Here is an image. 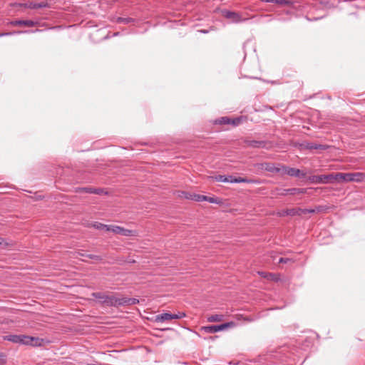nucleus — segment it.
<instances>
[{
	"label": "nucleus",
	"mask_w": 365,
	"mask_h": 365,
	"mask_svg": "<svg viewBox=\"0 0 365 365\" xmlns=\"http://www.w3.org/2000/svg\"><path fill=\"white\" fill-rule=\"evenodd\" d=\"M298 210H299V207L283 210L278 212L277 215L279 217H284V216H287V215H289V216L299 215V212Z\"/></svg>",
	"instance_id": "11"
},
{
	"label": "nucleus",
	"mask_w": 365,
	"mask_h": 365,
	"mask_svg": "<svg viewBox=\"0 0 365 365\" xmlns=\"http://www.w3.org/2000/svg\"><path fill=\"white\" fill-rule=\"evenodd\" d=\"M205 201H207L210 203H215V204H218L220 202V200L217 198L212 197H208V196H206V199H205Z\"/></svg>",
	"instance_id": "25"
},
{
	"label": "nucleus",
	"mask_w": 365,
	"mask_h": 365,
	"mask_svg": "<svg viewBox=\"0 0 365 365\" xmlns=\"http://www.w3.org/2000/svg\"><path fill=\"white\" fill-rule=\"evenodd\" d=\"M292 261V259L287 257H280L278 260V263H288Z\"/></svg>",
	"instance_id": "33"
},
{
	"label": "nucleus",
	"mask_w": 365,
	"mask_h": 365,
	"mask_svg": "<svg viewBox=\"0 0 365 365\" xmlns=\"http://www.w3.org/2000/svg\"><path fill=\"white\" fill-rule=\"evenodd\" d=\"M81 190L87 193H94L96 192V188L93 187H83Z\"/></svg>",
	"instance_id": "32"
},
{
	"label": "nucleus",
	"mask_w": 365,
	"mask_h": 365,
	"mask_svg": "<svg viewBox=\"0 0 365 365\" xmlns=\"http://www.w3.org/2000/svg\"><path fill=\"white\" fill-rule=\"evenodd\" d=\"M4 355L0 353V365L3 364L5 362Z\"/></svg>",
	"instance_id": "36"
},
{
	"label": "nucleus",
	"mask_w": 365,
	"mask_h": 365,
	"mask_svg": "<svg viewBox=\"0 0 365 365\" xmlns=\"http://www.w3.org/2000/svg\"><path fill=\"white\" fill-rule=\"evenodd\" d=\"M223 318L224 316L222 314H213L210 316L207 320L210 322H221L223 320Z\"/></svg>",
	"instance_id": "20"
},
{
	"label": "nucleus",
	"mask_w": 365,
	"mask_h": 365,
	"mask_svg": "<svg viewBox=\"0 0 365 365\" xmlns=\"http://www.w3.org/2000/svg\"><path fill=\"white\" fill-rule=\"evenodd\" d=\"M78 255L82 257H86L87 255H85L84 253L78 252Z\"/></svg>",
	"instance_id": "38"
},
{
	"label": "nucleus",
	"mask_w": 365,
	"mask_h": 365,
	"mask_svg": "<svg viewBox=\"0 0 365 365\" xmlns=\"http://www.w3.org/2000/svg\"><path fill=\"white\" fill-rule=\"evenodd\" d=\"M335 173L322 175H314L312 178V182L315 183H332L335 182Z\"/></svg>",
	"instance_id": "5"
},
{
	"label": "nucleus",
	"mask_w": 365,
	"mask_h": 365,
	"mask_svg": "<svg viewBox=\"0 0 365 365\" xmlns=\"http://www.w3.org/2000/svg\"><path fill=\"white\" fill-rule=\"evenodd\" d=\"M25 336L24 334H9L6 335L4 337L5 340L11 341L15 344H24L25 345Z\"/></svg>",
	"instance_id": "9"
},
{
	"label": "nucleus",
	"mask_w": 365,
	"mask_h": 365,
	"mask_svg": "<svg viewBox=\"0 0 365 365\" xmlns=\"http://www.w3.org/2000/svg\"><path fill=\"white\" fill-rule=\"evenodd\" d=\"M101 365H111V364H101Z\"/></svg>",
	"instance_id": "41"
},
{
	"label": "nucleus",
	"mask_w": 365,
	"mask_h": 365,
	"mask_svg": "<svg viewBox=\"0 0 365 365\" xmlns=\"http://www.w3.org/2000/svg\"><path fill=\"white\" fill-rule=\"evenodd\" d=\"M4 239L0 237V245H3L4 244Z\"/></svg>",
	"instance_id": "39"
},
{
	"label": "nucleus",
	"mask_w": 365,
	"mask_h": 365,
	"mask_svg": "<svg viewBox=\"0 0 365 365\" xmlns=\"http://www.w3.org/2000/svg\"><path fill=\"white\" fill-rule=\"evenodd\" d=\"M259 274H260V275H262V277H269L271 279H272V280H274V281H277V277H276V275H275V274H271V273H270V274H266V273H264V272H260Z\"/></svg>",
	"instance_id": "27"
},
{
	"label": "nucleus",
	"mask_w": 365,
	"mask_h": 365,
	"mask_svg": "<svg viewBox=\"0 0 365 365\" xmlns=\"http://www.w3.org/2000/svg\"><path fill=\"white\" fill-rule=\"evenodd\" d=\"M132 21V19L130 18H118V23H123V24H128Z\"/></svg>",
	"instance_id": "31"
},
{
	"label": "nucleus",
	"mask_w": 365,
	"mask_h": 365,
	"mask_svg": "<svg viewBox=\"0 0 365 365\" xmlns=\"http://www.w3.org/2000/svg\"><path fill=\"white\" fill-rule=\"evenodd\" d=\"M103 193H105L103 190L100 189V188L96 189V192H94V194H98V195H101Z\"/></svg>",
	"instance_id": "37"
},
{
	"label": "nucleus",
	"mask_w": 365,
	"mask_h": 365,
	"mask_svg": "<svg viewBox=\"0 0 365 365\" xmlns=\"http://www.w3.org/2000/svg\"><path fill=\"white\" fill-rule=\"evenodd\" d=\"M11 26H25L28 27H33L36 26V23L31 20H16L9 23Z\"/></svg>",
	"instance_id": "12"
},
{
	"label": "nucleus",
	"mask_w": 365,
	"mask_h": 365,
	"mask_svg": "<svg viewBox=\"0 0 365 365\" xmlns=\"http://www.w3.org/2000/svg\"><path fill=\"white\" fill-rule=\"evenodd\" d=\"M220 124H231V119L227 117H222L219 120Z\"/></svg>",
	"instance_id": "26"
},
{
	"label": "nucleus",
	"mask_w": 365,
	"mask_h": 365,
	"mask_svg": "<svg viewBox=\"0 0 365 365\" xmlns=\"http://www.w3.org/2000/svg\"><path fill=\"white\" fill-rule=\"evenodd\" d=\"M115 234H118L123 236H131L133 235V231L130 230L125 229L122 227L117 226L115 227Z\"/></svg>",
	"instance_id": "16"
},
{
	"label": "nucleus",
	"mask_w": 365,
	"mask_h": 365,
	"mask_svg": "<svg viewBox=\"0 0 365 365\" xmlns=\"http://www.w3.org/2000/svg\"><path fill=\"white\" fill-rule=\"evenodd\" d=\"M235 325L234 322H227L220 325H212L204 327L203 329L207 333H216L220 331H223L227 328L232 327Z\"/></svg>",
	"instance_id": "6"
},
{
	"label": "nucleus",
	"mask_w": 365,
	"mask_h": 365,
	"mask_svg": "<svg viewBox=\"0 0 365 365\" xmlns=\"http://www.w3.org/2000/svg\"><path fill=\"white\" fill-rule=\"evenodd\" d=\"M335 181L342 182H362L365 180V174L362 173H335Z\"/></svg>",
	"instance_id": "1"
},
{
	"label": "nucleus",
	"mask_w": 365,
	"mask_h": 365,
	"mask_svg": "<svg viewBox=\"0 0 365 365\" xmlns=\"http://www.w3.org/2000/svg\"><path fill=\"white\" fill-rule=\"evenodd\" d=\"M86 257H88L92 259H95L97 261H101L103 259L102 257L100 255H87Z\"/></svg>",
	"instance_id": "29"
},
{
	"label": "nucleus",
	"mask_w": 365,
	"mask_h": 365,
	"mask_svg": "<svg viewBox=\"0 0 365 365\" xmlns=\"http://www.w3.org/2000/svg\"><path fill=\"white\" fill-rule=\"evenodd\" d=\"M44 339L39 337L31 336L26 335L25 345H31L33 346H41L43 345Z\"/></svg>",
	"instance_id": "8"
},
{
	"label": "nucleus",
	"mask_w": 365,
	"mask_h": 365,
	"mask_svg": "<svg viewBox=\"0 0 365 365\" xmlns=\"http://www.w3.org/2000/svg\"><path fill=\"white\" fill-rule=\"evenodd\" d=\"M26 31H13V32L0 33V37L1 36H10V35L16 34H22V33H26Z\"/></svg>",
	"instance_id": "28"
},
{
	"label": "nucleus",
	"mask_w": 365,
	"mask_h": 365,
	"mask_svg": "<svg viewBox=\"0 0 365 365\" xmlns=\"http://www.w3.org/2000/svg\"><path fill=\"white\" fill-rule=\"evenodd\" d=\"M240 121H241V118H235V119H231V124H232L233 125H237L240 123Z\"/></svg>",
	"instance_id": "34"
},
{
	"label": "nucleus",
	"mask_w": 365,
	"mask_h": 365,
	"mask_svg": "<svg viewBox=\"0 0 365 365\" xmlns=\"http://www.w3.org/2000/svg\"><path fill=\"white\" fill-rule=\"evenodd\" d=\"M115 227H117V225H106L105 230L107 231V232H112L115 233Z\"/></svg>",
	"instance_id": "30"
},
{
	"label": "nucleus",
	"mask_w": 365,
	"mask_h": 365,
	"mask_svg": "<svg viewBox=\"0 0 365 365\" xmlns=\"http://www.w3.org/2000/svg\"><path fill=\"white\" fill-rule=\"evenodd\" d=\"M232 176H226L222 175H219L215 177V180L216 181L222 182H230Z\"/></svg>",
	"instance_id": "19"
},
{
	"label": "nucleus",
	"mask_w": 365,
	"mask_h": 365,
	"mask_svg": "<svg viewBox=\"0 0 365 365\" xmlns=\"http://www.w3.org/2000/svg\"><path fill=\"white\" fill-rule=\"evenodd\" d=\"M264 2L274 3L280 5H289V1L287 0H261Z\"/></svg>",
	"instance_id": "21"
},
{
	"label": "nucleus",
	"mask_w": 365,
	"mask_h": 365,
	"mask_svg": "<svg viewBox=\"0 0 365 365\" xmlns=\"http://www.w3.org/2000/svg\"><path fill=\"white\" fill-rule=\"evenodd\" d=\"M324 210V207L322 206H318L315 209H302L299 208V216L305 214L314 213V212H320Z\"/></svg>",
	"instance_id": "14"
},
{
	"label": "nucleus",
	"mask_w": 365,
	"mask_h": 365,
	"mask_svg": "<svg viewBox=\"0 0 365 365\" xmlns=\"http://www.w3.org/2000/svg\"><path fill=\"white\" fill-rule=\"evenodd\" d=\"M263 144H264L263 142H262V141H256V140H252V141H250L249 143V145L250 147H253V148L262 147Z\"/></svg>",
	"instance_id": "23"
},
{
	"label": "nucleus",
	"mask_w": 365,
	"mask_h": 365,
	"mask_svg": "<svg viewBox=\"0 0 365 365\" xmlns=\"http://www.w3.org/2000/svg\"><path fill=\"white\" fill-rule=\"evenodd\" d=\"M262 167L265 170L271 173H282V167L277 168L274 164L272 163H264L262 165Z\"/></svg>",
	"instance_id": "15"
},
{
	"label": "nucleus",
	"mask_w": 365,
	"mask_h": 365,
	"mask_svg": "<svg viewBox=\"0 0 365 365\" xmlns=\"http://www.w3.org/2000/svg\"><path fill=\"white\" fill-rule=\"evenodd\" d=\"M138 302H139L138 299H137L135 298H129V297L117 298L116 306L133 305V304H136Z\"/></svg>",
	"instance_id": "10"
},
{
	"label": "nucleus",
	"mask_w": 365,
	"mask_h": 365,
	"mask_svg": "<svg viewBox=\"0 0 365 365\" xmlns=\"http://www.w3.org/2000/svg\"><path fill=\"white\" fill-rule=\"evenodd\" d=\"M307 148L310 150H325L327 147L325 145L317 143H308Z\"/></svg>",
	"instance_id": "18"
},
{
	"label": "nucleus",
	"mask_w": 365,
	"mask_h": 365,
	"mask_svg": "<svg viewBox=\"0 0 365 365\" xmlns=\"http://www.w3.org/2000/svg\"><path fill=\"white\" fill-rule=\"evenodd\" d=\"M46 6V4H34L33 6H31V8H34V9L42 8V7H45Z\"/></svg>",
	"instance_id": "35"
},
{
	"label": "nucleus",
	"mask_w": 365,
	"mask_h": 365,
	"mask_svg": "<svg viewBox=\"0 0 365 365\" xmlns=\"http://www.w3.org/2000/svg\"><path fill=\"white\" fill-rule=\"evenodd\" d=\"M87 365H101L100 363H96V364H87Z\"/></svg>",
	"instance_id": "40"
},
{
	"label": "nucleus",
	"mask_w": 365,
	"mask_h": 365,
	"mask_svg": "<svg viewBox=\"0 0 365 365\" xmlns=\"http://www.w3.org/2000/svg\"><path fill=\"white\" fill-rule=\"evenodd\" d=\"M185 197L187 199H190V200H195V201H197V202L205 201V199H206V196L205 195H198V194L185 193Z\"/></svg>",
	"instance_id": "17"
},
{
	"label": "nucleus",
	"mask_w": 365,
	"mask_h": 365,
	"mask_svg": "<svg viewBox=\"0 0 365 365\" xmlns=\"http://www.w3.org/2000/svg\"><path fill=\"white\" fill-rule=\"evenodd\" d=\"M92 296L106 306H116L117 298L113 295H107L102 292H94Z\"/></svg>",
	"instance_id": "2"
},
{
	"label": "nucleus",
	"mask_w": 365,
	"mask_h": 365,
	"mask_svg": "<svg viewBox=\"0 0 365 365\" xmlns=\"http://www.w3.org/2000/svg\"><path fill=\"white\" fill-rule=\"evenodd\" d=\"M305 193V190L302 188H289L283 190L281 195H298V194H304Z\"/></svg>",
	"instance_id": "13"
},
{
	"label": "nucleus",
	"mask_w": 365,
	"mask_h": 365,
	"mask_svg": "<svg viewBox=\"0 0 365 365\" xmlns=\"http://www.w3.org/2000/svg\"><path fill=\"white\" fill-rule=\"evenodd\" d=\"M186 314L185 312H178L176 314H170V313H163L158 314L155 317V322H163L165 321L172 320V319H180L185 317Z\"/></svg>",
	"instance_id": "3"
},
{
	"label": "nucleus",
	"mask_w": 365,
	"mask_h": 365,
	"mask_svg": "<svg viewBox=\"0 0 365 365\" xmlns=\"http://www.w3.org/2000/svg\"><path fill=\"white\" fill-rule=\"evenodd\" d=\"M221 12L224 17L230 19L232 23H240L247 19L242 18L239 13L230 11L227 9L222 10Z\"/></svg>",
	"instance_id": "4"
},
{
	"label": "nucleus",
	"mask_w": 365,
	"mask_h": 365,
	"mask_svg": "<svg viewBox=\"0 0 365 365\" xmlns=\"http://www.w3.org/2000/svg\"><path fill=\"white\" fill-rule=\"evenodd\" d=\"M93 227L97 230H104L106 227V225L102 224L101 222H96L93 224Z\"/></svg>",
	"instance_id": "24"
},
{
	"label": "nucleus",
	"mask_w": 365,
	"mask_h": 365,
	"mask_svg": "<svg viewBox=\"0 0 365 365\" xmlns=\"http://www.w3.org/2000/svg\"><path fill=\"white\" fill-rule=\"evenodd\" d=\"M252 182V180H249L247 178H233V177H232V179L230 180V182H235V183H239V182Z\"/></svg>",
	"instance_id": "22"
},
{
	"label": "nucleus",
	"mask_w": 365,
	"mask_h": 365,
	"mask_svg": "<svg viewBox=\"0 0 365 365\" xmlns=\"http://www.w3.org/2000/svg\"><path fill=\"white\" fill-rule=\"evenodd\" d=\"M282 173L292 177H305L306 173L299 169L282 166Z\"/></svg>",
	"instance_id": "7"
}]
</instances>
